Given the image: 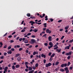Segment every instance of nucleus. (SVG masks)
Listing matches in <instances>:
<instances>
[{"label":"nucleus","mask_w":73,"mask_h":73,"mask_svg":"<svg viewBox=\"0 0 73 73\" xmlns=\"http://www.w3.org/2000/svg\"><path fill=\"white\" fill-rule=\"evenodd\" d=\"M64 70L65 71L66 73H68L69 72V69H68V68L67 67H66L64 68Z\"/></svg>","instance_id":"1"},{"label":"nucleus","mask_w":73,"mask_h":73,"mask_svg":"<svg viewBox=\"0 0 73 73\" xmlns=\"http://www.w3.org/2000/svg\"><path fill=\"white\" fill-rule=\"evenodd\" d=\"M52 65V63H51L50 62H49L48 64L47 63L46 64V68H48V66H50Z\"/></svg>","instance_id":"2"},{"label":"nucleus","mask_w":73,"mask_h":73,"mask_svg":"<svg viewBox=\"0 0 73 73\" xmlns=\"http://www.w3.org/2000/svg\"><path fill=\"white\" fill-rule=\"evenodd\" d=\"M35 42V40L34 39H31V41H30L29 42L31 44H34Z\"/></svg>","instance_id":"3"},{"label":"nucleus","mask_w":73,"mask_h":73,"mask_svg":"<svg viewBox=\"0 0 73 73\" xmlns=\"http://www.w3.org/2000/svg\"><path fill=\"white\" fill-rule=\"evenodd\" d=\"M52 31L51 30H50L47 29L46 30V32L47 33H49L50 34V33H51V32Z\"/></svg>","instance_id":"4"},{"label":"nucleus","mask_w":73,"mask_h":73,"mask_svg":"<svg viewBox=\"0 0 73 73\" xmlns=\"http://www.w3.org/2000/svg\"><path fill=\"white\" fill-rule=\"evenodd\" d=\"M29 23H30V24L31 23V25H32V26H33V24H35V22L33 21H30Z\"/></svg>","instance_id":"5"},{"label":"nucleus","mask_w":73,"mask_h":73,"mask_svg":"<svg viewBox=\"0 0 73 73\" xmlns=\"http://www.w3.org/2000/svg\"><path fill=\"white\" fill-rule=\"evenodd\" d=\"M41 56L42 57H44V58H46V55H45V54H41Z\"/></svg>","instance_id":"6"},{"label":"nucleus","mask_w":73,"mask_h":73,"mask_svg":"<svg viewBox=\"0 0 73 73\" xmlns=\"http://www.w3.org/2000/svg\"><path fill=\"white\" fill-rule=\"evenodd\" d=\"M66 55H68V56H70L72 54V52H70L69 53L67 52L66 54Z\"/></svg>","instance_id":"7"},{"label":"nucleus","mask_w":73,"mask_h":73,"mask_svg":"<svg viewBox=\"0 0 73 73\" xmlns=\"http://www.w3.org/2000/svg\"><path fill=\"white\" fill-rule=\"evenodd\" d=\"M48 39L49 41H51L52 40V37L50 36H49Z\"/></svg>","instance_id":"8"},{"label":"nucleus","mask_w":73,"mask_h":73,"mask_svg":"<svg viewBox=\"0 0 73 73\" xmlns=\"http://www.w3.org/2000/svg\"><path fill=\"white\" fill-rule=\"evenodd\" d=\"M61 49H59L58 48H57L56 50V51H57L58 53H60V52H61Z\"/></svg>","instance_id":"9"},{"label":"nucleus","mask_w":73,"mask_h":73,"mask_svg":"<svg viewBox=\"0 0 73 73\" xmlns=\"http://www.w3.org/2000/svg\"><path fill=\"white\" fill-rule=\"evenodd\" d=\"M69 27V26L68 25L67 26H66V27H65V29L66 30H67V29H68V28Z\"/></svg>","instance_id":"10"},{"label":"nucleus","mask_w":73,"mask_h":73,"mask_svg":"<svg viewBox=\"0 0 73 73\" xmlns=\"http://www.w3.org/2000/svg\"><path fill=\"white\" fill-rule=\"evenodd\" d=\"M49 45H50V46H53V43H52V42H49Z\"/></svg>","instance_id":"11"},{"label":"nucleus","mask_w":73,"mask_h":73,"mask_svg":"<svg viewBox=\"0 0 73 73\" xmlns=\"http://www.w3.org/2000/svg\"><path fill=\"white\" fill-rule=\"evenodd\" d=\"M47 25V23H43V25H44V27L45 28H46V27H47L46 26Z\"/></svg>","instance_id":"12"},{"label":"nucleus","mask_w":73,"mask_h":73,"mask_svg":"<svg viewBox=\"0 0 73 73\" xmlns=\"http://www.w3.org/2000/svg\"><path fill=\"white\" fill-rule=\"evenodd\" d=\"M19 67H20V65L19 64H17L15 66L16 68H19Z\"/></svg>","instance_id":"13"},{"label":"nucleus","mask_w":73,"mask_h":73,"mask_svg":"<svg viewBox=\"0 0 73 73\" xmlns=\"http://www.w3.org/2000/svg\"><path fill=\"white\" fill-rule=\"evenodd\" d=\"M17 59L18 61H20L21 60V57H18Z\"/></svg>","instance_id":"14"},{"label":"nucleus","mask_w":73,"mask_h":73,"mask_svg":"<svg viewBox=\"0 0 73 73\" xmlns=\"http://www.w3.org/2000/svg\"><path fill=\"white\" fill-rule=\"evenodd\" d=\"M33 31H34V32L36 33V32H37L38 31V29H35L33 30Z\"/></svg>","instance_id":"15"},{"label":"nucleus","mask_w":73,"mask_h":73,"mask_svg":"<svg viewBox=\"0 0 73 73\" xmlns=\"http://www.w3.org/2000/svg\"><path fill=\"white\" fill-rule=\"evenodd\" d=\"M71 64V63L70 62H68L67 65L68 66H69Z\"/></svg>","instance_id":"16"},{"label":"nucleus","mask_w":73,"mask_h":73,"mask_svg":"<svg viewBox=\"0 0 73 73\" xmlns=\"http://www.w3.org/2000/svg\"><path fill=\"white\" fill-rule=\"evenodd\" d=\"M69 49V46H66L65 48V49Z\"/></svg>","instance_id":"17"},{"label":"nucleus","mask_w":73,"mask_h":73,"mask_svg":"<svg viewBox=\"0 0 73 73\" xmlns=\"http://www.w3.org/2000/svg\"><path fill=\"white\" fill-rule=\"evenodd\" d=\"M55 55V54H54V53H53L51 55V56H50V57L52 58L53 57H54V56Z\"/></svg>","instance_id":"18"},{"label":"nucleus","mask_w":73,"mask_h":73,"mask_svg":"<svg viewBox=\"0 0 73 73\" xmlns=\"http://www.w3.org/2000/svg\"><path fill=\"white\" fill-rule=\"evenodd\" d=\"M60 71L61 72H64V70L63 68H61L60 69Z\"/></svg>","instance_id":"19"},{"label":"nucleus","mask_w":73,"mask_h":73,"mask_svg":"<svg viewBox=\"0 0 73 73\" xmlns=\"http://www.w3.org/2000/svg\"><path fill=\"white\" fill-rule=\"evenodd\" d=\"M25 44H27V43H28V40H26L25 42Z\"/></svg>","instance_id":"20"},{"label":"nucleus","mask_w":73,"mask_h":73,"mask_svg":"<svg viewBox=\"0 0 73 73\" xmlns=\"http://www.w3.org/2000/svg\"><path fill=\"white\" fill-rule=\"evenodd\" d=\"M45 20L47 21L48 20V16H46L45 17Z\"/></svg>","instance_id":"21"},{"label":"nucleus","mask_w":73,"mask_h":73,"mask_svg":"<svg viewBox=\"0 0 73 73\" xmlns=\"http://www.w3.org/2000/svg\"><path fill=\"white\" fill-rule=\"evenodd\" d=\"M34 72V70H32L31 71H30L28 73H33V72Z\"/></svg>","instance_id":"22"},{"label":"nucleus","mask_w":73,"mask_h":73,"mask_svg":"<svg viewBox=\"0 0 73 73\" xmlns=\"http://www.w3.org/2000/svg\"><path fill=\"white\" fill-rule=\"evenodd\" d=\"M8 54H12V51L11 50H10L9 52H7Z\"/></svg>","instance_id":"23"},{"label":"nucleus","mask_w":73,"mask_h":73,"mask_svg":"<svg viewBox=\"0 0 73 73\" xmlns=\"http://www.w3.org/2000/svg\"><path fill=\"white\" fill-rule=\"evenodd\" d=\"M32 70V68L31 67H29V70L31 71Z\"/></svg>","instance_id":"24"},{"label":"nucleus","mask_w":73,"mask_h":73,"mask_svg":"<svg viewBox=\"0 0 73 73\" xmlns=\"http://www.w3.org/2000/svg\"><path fill=\"white\" fill-rule=\"evenodd\" d=\"M0 44L1 45V46H0V48H1V47H2V46H3V43H2V42H0Z\"/></svg>","instance_id":"25"},{"label":"nucleus","mask_w":73,"mask_h":73,"mask_svg":"<svg viewBox=\"0 0 73 73\" xmlns=\"http://www.w3.org/2000/svg\"><path fill=\"white\" fill-rule=\"evenodd\" d=\"M64 67H66L67 66V63H65L64 64Z\"/></svg>","instance_id":"26"},{"label":"nucleus","mask_w":73,"mask_h":73,"mask_svg":"<svg viewBox=\"0 0 73 73\" xmlns=\"http://www.w3.org/2000/svg\"><path fill=\"white\" fill-rule=\"evenodd\" d=\"M20 55V54H16L15 57H18V56H19Z\"/></svg>","instance_id":"27"},{"label":"nucleus","mask_w":73,"mask_h":73,"mask_svg":"<svg viewBox=\"0 0 73 73\" xmlns=\"http://www.w3.org/2000/svg\"><path fill=\"white\" fill-rule=\"evenodd\" d=\"M27 15L28 17H30V16H31V14L30 13H28Z\"/></svg>","instance_id":"28"},{"label":"nucleus","mask_w":73,"mask_h":73,"mask_svg":"<svg viewBox=\"0 0 73 73\" xmlns=\"http://www.w3.org/2000/svg\"><path fill=\"white\" fill-rule=\"evenodd\" d=\"M59 64V62L58 61L56 62L55 63V65H57Z\"/></svg>","instance_id":"29"},{"label":"nucleus","mask_w":73,"mask_h":73,"mask_svg":"<svg viewBox=\"0 0 73 73\" xmlns=\"http://www.w3.org/2000/svg\"><path fill=\"white\" fill-rule=\"evenodd\" d=\"M12 69H13V70H14V69H15V66L13 65L12 66Z\"/></svg>","instance_id":"30"},{"label":"nucleus","mask_w":73,"mask_h":73,"mask_svg":"<svg viewBox=\"0 0 73 73\" xmlns=\"http://www.w3.org/2000/svg\"><path fill=\"white\" fill-rule=\"evenodd\" d=\"M38 65L39 64H38V63H36L35 65V67H36V68H37V67H38Z\"/></svg>","instance_id":"31"},{"label":"nucleus","mask_w":73,"mask_h":73,"mask_svg":"<svg viewBox=\"0 0 73 73\" xmlns=\"http://www.w3.org/2000/svg\"><path fill=\"white\" fill-rule=\"evenodd\" d=\"M58 46H56V47H55L54 48V50H56V49L57 50V49L58 48Z\"/></svg>","instance_id":"32"},{"label":"nucleus","mask_w":73,"mask_h":73,"mask_svg":"<svg viewBox=\"0 0 73 73\" xmlns=\"http://www.w3.org/2000/svg\"><path fill=\"white\" fill-rule=\"evenodd\" d=\"M61 68H64V64H62L61 65Z\"/></svg>","instance_id":"33"},{"label":"nucleus","mask_w":73,"mask_h":73,"mask_svg":"<svg viewBox=\"0 0 73 73\" xmlns=\"http://www.w3.org/2000/svg\"><path fill=\"white\" fill-rule=\"evenodd\" d=\"M23 48H20L19 49V51H21V50H23Z\"/></svg>","instance_id":"34"},{"label":"nucleus","mask_w":73,"mask_h":73,"mask_svg":"<svg viewBox=\"0 0 73 73\" xmlns=\"http://www.w3.org/2000/svg\"><path fill=\"white\" fill-rule=\"evenodd\" d=\"M53 46H48V48L49 49H50V48H52V47H53Z\"/></svg>","instance_id":"35"},{"label":"nucleus","mask_w":73,"mask_h":73,"mask_svg":"<svg viewBox=\"0 0 73 73\" xmlns=\"http://www.w3.org/2000/svg\"><path fill=\"white\" fill-rule=\"evenodd\" d=\"M70 57H71V56H68L67 57V59H68V60H70Z\"/></svg>","instance_id":"36"},{"label":"nucleus","mask_w":73,"mask_h":73,"mask_svg":"<svg viewBox=\"0 0 73 73\" xmlns=\"http://www.w3.org/2000/svg\"><path fill=\"white\" fill-rule=\"evenodd\" d=\"M64 37H65V36H62L61 38V40H62L63 38H64Z\"/></svg>","instance_id":"37"},{"label":"nucleus","mask_w":73,"mask_h":73,"mask_svg":"<svg viewBox=\"0 0 73 73\" xmlns=\"http://www.w3.org/2000/svg\"><path fill=\"white\" fill-rule=\"evenodd\" d=\"M25 31V29H23L21 31V32H24Z\"/></svg>","instance_id":"38"},{"label":"nucleus","mask_w":73,"mask_h":73,"mask_svg":"<svg viewBox=\"0 0 73 73\" xmlns=\"http://www.w3.org/2000/svg\"><path fill=\"white\" fill-rule=\"evenodd\" d=\"M4 56H2L0 58L1 59H3V58H4Z\"/></svg>","instance_id":"39"},{"label":"nucleus","mask_w":73,"mask_h":73,"mask_svg":"<svg viewBox=\"0 0 73 73\" xmlns=\"http://www.w3.org/2000/svg\"><path fill=\"white\" fill-rule=\"evenodd\" d=\"M73 42V39H72V40H70L68 42Z\"/></svg>","instance_id":"40"},{"label":"nucleus","mask_w":73,"mask_h":73,"mask_svg":"<svg viewBox=\"0 0 73 73\" xmlns=\"http://www.w3.org/2000/svg\"><path fill=\"white\" fill-rule=\"evenodd\" d=\"M44 45H45V46H48V43H44Z\"/></svg>","instance_id":"41"},{"label":"nucleus","mask_w":73,"mask_h":73,"mask_svg":"<svg viewBox=\"0 0 73 73\" xmlns=\"http://www.w3.org/2000/svg\"><path fill=\"white\" fill-rule=\"evenodd\" d=\"M50 21H51V22H52V21H53V19L52 18H50Z\"/></svg>","instance_id":"42"},{"label":"nucleus","mask_w":73,"mask_h":73,"mask_svg":"<svg viewBox=\"0 0 73 73\" xmlns=\"http://www.w3.org/2000/svg\"><path fill=\"white\" fill-rule=\"evenodd\" d=\"M19 41H22V40H23V38H19Z\"/></svg>","instance_id":"43"},{"label":"nucleus","mask_w":73,"mask_h":73,"mask_svg":"<svg viewBox=\"0 0 73 73\" xmlns=\"http://www.w3.org/2000/svg\"><path fill=\"white\" fill-rule=\"evenodd\" d=\"M51 54H52V52H50L48 53V56H51Z\"/></svg>","instance_id":"44"},{"label":"nucleus","mask_w":73,"mask_h":73,"mask_svg":"<svg viewBox=\"0 0 73 73\" xmlns=\"http://www.w3.org/2000/svg\"><path fill=\"white\" fill-rule=\"evenodd\" d=\"M7 54V53L6 52H4V56H6Z\"/></svg>","instance_id":"45"},{"label":"nucleus","mask_w":73,"mask_h":73,"mask_svg":"<svg viewBox=\"0 0 73 73\" xmlns=\"http://www.w3.org/2000/svg\"><path fill=\"white\" fill-rule=\"evenodd\" d=\"M31 35V33H29L27 34V36H30Z\"/></svg>","instance_id":"46"},{"label":"nucleus","mask_w":73,"mask_h":73,"mask_svg":"<svg viewBox=\"0 0 73 73\" xmlns=\"http://www.w3.org/2000/svg\"><path fill=\"white\" fill-rule=\"evenodd\" d=\"M46 60H45V59L44 60L43 62H44V64H45V63H46Z\"/></svg>","instance_id":"47"},{"label":"nucleus","mask_w":73,"mask_h":73,"mask_svg":"<svg viewBox=\"0 0 73 73\" xmlns=\"http://www.w3.org/2000/svg\"><path fill=\"white\" fill-rule=\"evenodd\" d=\"M36 54V52L35 51L33 53V55H35Z\"/></svg>","instance_id":"48"},{"label":"nucleus","mask_w":73,"mask_h":73,"mask_svg":"<svg viewBox=\"0 0 73 73\" xmlns=\"http://www.w3.org/2000/svg\"><path fill=\"white\" fill-rule=\"evenodd\" d=\"M28 48H32V45H31L28 46Z\"/></svg>","instance_id":"49"},{"label":"nucleus","mask_w":73,"mask_h":73,"mask_svg":"<svg viewBox=\"0 0 73 73\" xmlns=\"http://www.w3.org/2000/svg\"><path fill=\"white\" fill-rule=\"evenodd\" d=\"M11 43H12V42H14V41H13V40H11L10 41Z\"/></svg>","instance_id":"50"},{"label":"nucleus","mask_w":73,"mask_h":73,"mask_svg":"<svg viewBox=\"0 0 73 73\" xmlns=\"http://www.w3.org/2000/svg\"><path fill=\"white\" fill-rule=\"evenodd\" d=\"M28 62H25V65H28Z\"/></svg>","instance_id":"51"},{"label":"nucleus","mask_w":73,"mask_h":73,"mask_svg":"<svg viewBox=\"0 0 73 73\" xmlns=\"http://www.w3.org/2000/svg\"><path fill=\"white\" fill-rule=\"evenodd\" d=\"M32 38H35L36 36L33 35L32 36Z\"/></svg>","instance_id":"52"},{"label":"nucleus","mask_w":73,"mask_h":73,"mask_svg":"<svg viewBox=\"0 0 73 73\" xmlns=\"http://www.w3.org/2000/svg\"><path fill=\"white\" fill-rule=\"evenodd\" d=\"M62 21V20H59L58 21V23H60V22H61V21Z\"/></svg>","instance_id":"53"},{"label":"nucleus","mask_w":73,"mask_h":73,"mask_svg":"<svg viewBox=\"0 0 73 73\" xmlns=\"http://www.w3.org/2000/svg\"><path fill=\"white\" fill-rule=\"evenodd\" d=\"M46 34H45L42 36V37H46Z\"/></svg>","instance_id":"54"},{"label":"nucleus","mask_w":73,"mask_h":73,"mask_svg":"<svg viewBox=\"0 0 73 73\" xmlns=\"http://www.w3.org/2000/svg\"><path fill=\"white\" fill-rule=\"evenodd\" d=\"M11 50H12V51H15V49H14L13 48H12L11 49Z\"/></svg>","instance_id":"55"},{"label":"nucleus","mask_w":73,"mask_h":73,"mask_svg":"<svg viewBox=\"0 0 73 73\" xmlns=\"http://www.w3.org/2000/svg\"><path fill=\"white\" fill-rule=\"evenodd\" d=\"M17 48H20V46L19 45H17Z\"/></svg>","instance_id":"56"},{"label":"nucleus","mask_w":73,"mask_h":73,"mask_svg":"<svg viewBox=\"0 0 73 73\" xmlns=\"http://www.w3.org/2000/svg\"><path fill=\"white\" fill-rule=\"evenodd\" d=\"M11 49V46H9L8 48V49L9 50V49Z\"/></svg>","instance_id":"57"},{"label":"nucleus","mask_w":73,"mask_h":73,"mask_svg":"<svg viewBox=\"0 0 73 73\" xmlns=\"http://www.w3.org/2000/svg\"><path fill=\"white\" fill-rule=\"evenodd\" d=\"M7 35V33H6L4 35H3V37H4L5 36H6Z\"/></svg>","instance_id":"58"},{"label":"nucleus","mask_w":73,"mask_h":73,"mask_svg":"<svg viewBox=\"0 0 73 73\" xmlns=\"http://www.w3.org/2000/svg\"><path fill=\"white\" fill-rule=\"evenodd\" d=\"M7 46V45H5L3 47L4 48H6Z\"/></svg>","instance_id":"59"},{"label":"nucleus","mask_w":73,"mask_h":73,"mask_svg":"<svg viewBox=\"0 0 73 73\" xmlns=\"http://www.w3.org/2000/svg\"><path fill=\"white\" fill-rule=\"evenodd\" d=\"M72 68H73V67H72V66H71V67H70L69 68L71 70H72Z\"/></svg>","instance_id":"60"},{"label":"nucleus","mask_w":73,"mask_h":73,"mask_svg":"<svg viewBox=\"0 0 73 73\" xmlns=\"http://www.w3.org/2000/svg\"><path fill=\"white\" fill-rule=\"evenodd\" d=\"M25 71L26 72H28V69L27 68H26L25 69Z\"/></svg>","instance_id":"61"},{"label":"nucleus","mask_w":73,"mask_h":73,"mask_svg":"<svg viewBox=\"0 0 73 73\" xmlns=\"http://www.w3.org/2000/svg\"><path fill=\"white\" fill-rule=\"evenodd\" d=\"M56 46H57V45L55 44L54 46V47L55 48V47H56Z\"/></svg>","instance_id":"62"},{"label":"nucleus","mask_w":73,"mask_h":73,"mask_svg":"<svg viewBox=\"0 0 73 73\" xmlns=\"http://www.w3.org/2000/svg\"><path fill=\"white\" fill-rule=\"evenodd\" d=\"M12 37V35H10L8 36V38H11Z\"/></svg>","instance_id":"63"},{"label":"nucleus","mask_w":73,"mask_h":73,"mask_svg":"<svg viewBox=\"0 0 73 73\" xmlns=\"http://www.w3.org/2000/svg\"><path fill=\"white\" fill-rule=\"evenodd\" d=\"M36 67L35 66H34L33 67V69H34V70H35V69H36Z\"/></svg>","instance_id":"64"}]
</instances>
